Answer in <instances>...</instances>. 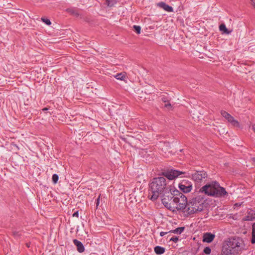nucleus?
Returning a JSON list of instances; mask_svg holds the SVG:
<instances>
[{"mask_svg":"<svg viewBox=\"0 0 255 255\" xmlns=\"http://www.w3.org/2000/svg\"><path fill=\"white\" fill-rule=\"evenodd\" d=\"M245 249L244 241L241 238H230L224 241L221 255H238Z\"/></svg>","mask_w":255,"mask_h":255,"instance_id":"obj_1","label":"nucleus"},{"mask_svg":"<svg viewBox=\"0 0 255 255\" xmlns=\"http://www.w3.org/2000/svg\"><path fill=\"white\" fill-rule=\"evenodd\" d=\"M166 179L163 177L154 178L149 184V194H152L150 199L156 200L160 195L167 191Z\"/></svg>","mask_w":255,"mask_h":255,"instance_id":"obj_2","label":"nucleus"},{"mask_svg":"<svg viewBox=\"0 0 255 255\" xmlns=\"http://www.w3.org/2000/svg\"><path fill=\"white\" fill-rule=\"evenodd\" d=\"M200 192L204 193L206 195L216 197H224L228 195L225 189L221 187L217 182H213L205 185L200 188Z\"/></svg>","mask_w":255,"mask_h":255,"instance_id":"obj_3","label":"nucleus"},{"mask_svg":"<svg viewBox=\"0 0 255 255\" xmlns=\"http://www.w3.org/2000/svg\"><path fill=\"white\" fill-rule=\"evenodd\" d=\"M205 208V201L200 196H197L188 202L185 212L189 215L197 214L202 211Z\"/></svg>","mask_w":255,"mask_h":255,"instance_id":"obj_4","label":"nucleus"},{"mask_svg":"<svg viewBox=\"0 0 255 255\" xmlns=\"http://www.w3.org/2000/svg\"><path fill=\"white\" fill-rule=\"evenodd\" d=\"M176 203V210H183L187 208V198L182 193H180L178 195H175Z\"/></svg>","mask_w":255,"mask_h":255,"instance_id":"obj_5","label":"nucleus"},{"mask_svg":"<svg viewBox=\"0 0 255 255\" xmlns=\"http://www.w3.org/2000/svg\"><path fill=\"white\" fill-rule=\"evenodd\" d=\"M162 202L165 207L169 210L173 212L176 211L175 196L170 197L167 196H164L162 199Z\"/></svg>","mask_w":255,"mask_h":255,"instance_id":"obj_6","label":"nucleus"},{"mask_svg":"<svg viewBox=\"0 0 255 255\" xmlns=\"http://www.w3.org/2000/svg\"><path fill=\"white\" fill-rule=\"evenodd\" d=\"M184 173L181 171H179L175 170H171L170 171L165 172L164 175L169 180H173L175 178L177 177L181 174H184Z\"/></svg>","mask_w":255,"mask_h":255,"instance_id":"obj_7","label":"nucleus"},{"mask_svg":"<svg viewBox=\"0 0 255 255\" xmlns=\"http://www.w3.org/2000/svg\"><path fill=\"white\" fill-rule=\"evenodd\" d=\"M207 174L205 171L196 172L192 174V179L196 182H200L203 179L207 177Z\"/></svg>","mask_w":255,"mask_h":255,"instance_id":"obj_8","label":"nucleus"},{"mask_svg":"<svg viewBox=\"0 0 255 255\" xmlns=\"http://www.w3.org/2000/svg\"><path fill=\"white\" fill-rule=\"evenodd\" d=\"M179 188L184 193H188L191 191L192 189V186L190 183H187L186 181H183L179 184Z\"/></svg>","mask_w":255,"mask_h":255,"instance_id":"obj_9","label":"nucleus"},{"mask_svg":"<svg viewBox=\"0 0 255 255\" xmlns=\"http://www.w3.org/2000/svg\"><path fill=\"white\" fill-rule=\"evenodd\" d=\"M157 5L159 7L163 8L164 10H165L166 11H168V12H173V8L171 6H169V5L166 4L164 2H159L157 4Z\"/></svg>","mask_w":255,"mask_h":255,"instance_id":"obj_10","label":"nucleus"},{"mask_svg":"<svg viewBox=\"0 0 255 255\" xmlns=\"http://www.w3.org/2000/svg\"><path fill=\"white\" fill-rule=\"evenodd\" d=\"M73 242L74 244L76 246L77 251L79 253H83L84 251V247L81 242L75 239L74 240Z\"/></svg>","mask_w":255,"mask_h":255,"instance_id":"obj_11","label":"nucleus"},{"mask_svg":"<svg viewBox=\"0 0 255 255\" xmlns=\"http://www.w3.org/2000/svg\"><path fill=\"white\" fill-rule=\"evenodd\" d=\"M215 238V235L211 233H206L204 235L203 241L211 243Z\"/></svg>","mask_w":255,"mask_h":255,"instance_id":"obj_12","label":"nucleus"},{"mask_svg":"<svg viewBox=\"0 0 255 255\" xmlns=\"http://www.w3.org/2000/svg\"><path fill=\"white\" fill-rule=\"evenodd\" d=\"M255 211H251L248 213V215L245 217V221H253L255 220Z\"/></svg>","mask_w":255,"mask_h":255,"instance_id":"obj_13","label":"nucleus"},{"mask_svg":"<svg viewBox=\"0 0 255 255\" xmlns=\"http://www.w3.org/2000/svg\"><path fill=\"white\" fill-rule=\"evenodd\" d=\"M227 121L229 123H231L233 126L239 128L240 127L239 122L236 120L234 118L231 116Z\"/></svg>","mask_w":255,"mask_h":255,"instance_id":"obj_14","label":"nucleus"},{"mask_svg":"<svg viewBox=\"0 0 255 255\" xmlns=\"http://www.w3.org/2000/svg\"><path fill=\"white\" fill-rule=\"evenodd\" d=\"M114 77L117 80L125 81V79L126 78V73L124 72L119 73L114 76Z\"/></svg>","mask_w":255,"mask_h":255,"instance_id":"obj_15","label":"nucleus"},{"mask_svg":"<svg viewBox=\"0 0 255 255\" xmlns=\"http://www.w3.org/2000/svg\"><path fill=\"white\" fill-rule=\"evenodd\" d=\"M154 252L157 255H161L164 253L165 249L160 246H156L154 248Z\"/></svg>","mask_w":255,"mask_h":255,"instance_id":"obj_16","label":"nucleus"},{"mask_svg":"<svg viewBox=\"0 0 255 255\" xmlns=\"http://www.w3.org/2000/svg\"><path fill=\"white\" fill-rule=\"evenodd\" d=\"M219 29L220 31H223L224 33L226 34H230L231 32V31L229 30L226 27V25L224 24H222L219 26Z\"/></svg>","mask_w":255,"mask_h":255,"instance_id":"obj_17","label":"nucleus"},{"mask_svg":"<svg viewBox=\"0 0 255 255\" xmlns=\"http://www.w3.org/2000/svg\"><path fill=\"white\" fill-rule=\"evenodd\" d=\"M184 230V227H180L177 228L175 230H171L169 232V233H172L174 234H181Z\"/></svg>","mask_w":255,"mask_h":255,"instance_id":"obj_18","label":"nucleus"},{"mask_svg":"<svg viewBox=\"0 0 255 255\" xmlns=\"http://www.w3.org/2000/svg\"><path fill=\"white\" fill-rule=\"evenodd\" d=\"M252 243L253 244H255V222L252 225Z\"/></svg>","mask_w":255,"mask_h":255,"instance_id":"obj_19","label":"nucleus"},{"mask_svg":"<svg viewBox=\"0 0 255 255\" xmlns=\"http://www.w3.org/2000/svg\"><path fill=\"white\" fill-rule=\"evenodd\" d=\"M221 115L227 120L231 117V115L225 111H221Z\"/></svg>","mask_w":255,"mask_h":255,"instance_id":"obj_20","label":"nucleus"},{"mask_svg":"<svg viewBox=\"0 0 255 255\" xmlns=\"http://www.w3.org/2000/svg\"><path fill=\"white\" fill-rule=\"evenodd\" d=\"M106 2L107 3L108 6L111 7V6H113L115 4V3H116V0H106Z\"/></svg>","mask_w":255,"mask_h":255,"instance_id":"obj_21","label":"nucleus"},{"mask_svg":"<svg viewBox=\"0 0 255 255\" xmlns=\"http://www.w3.org/2000/svg\"><path fill=\"white\" fill-rule=\"evenodd\" d=\"M133 28L135 30V31L137 33V34H139L140 33V30H141V27L140 26H138V25H134L133 26Z\"/></svg>","mask_w":255,"mask_h":255,"instance_id":"obj_22","label":"nucleus"},{"mask_svg":"<svg viewBox=\"0 0 255 255\" xmlns=\"http://www.w3.org/2000/svg\"><path fill=\"white\" fill-rule=\"evenodd\" d=\"M58 180V176L56 174H53L52 176V181L53 183L55 184L57 182Z\"/></svg>","mask_w":255,"mask_h":255,"instance_id":"obj_23","label":"nucleus"},{"mask_svg":"<svg viewBox=\"0 0 255 255\" xmlns=\"http://www.w3.org/2000/svg\"><path fill=\"white\" fill-rule=\"evenodd\" d=\"M41 20L43 22L45 23L47 25H49L51 24V22H50V20H49L48 19H45L44 18H42Z\"/></svg>","mask_w":255,"mask_h":255,"instance_id":"obj_24","label":"nucleus"},{"mask_svg":"<svg viewBox=\"0 0 255 255\" xmlns=\"http://www.w3.org/2000/svg\"><path fill=\"white\" fill-rule=\"evenodd\" d=\"M69 11L72 14L75 15L76 16H78L79 14L77 11L74 9H70Z\"/></svg>","mask_w":255,"mask_h":255,"instance_id":"obj_25","label":"nucleus"},{"mask_svg":"<svg viewBox=\"0 0 255 255\" xmlns=\"http://www.w3.org/2000/svg\"><path fill=\"white\" fill-rule=\"evenodd\" d=\"M204 252L207 254L208 255L211 253V249L209 247H206L204 250Z\"/></svg>","mask_w":255,"mask_h":255,"instance_id":"obj_26","label":"nucleus"},{"mask_svg":"<svg viewBox=\"0 0 255 255\" xmlns=\"http://www.w3.org/2000/svg\"><path fill=\"white\" fill-rule=\"evenodd\" d=\"M170 241H172L175 243H176L178 241V238L177 237H172L170 239Z\"/></svg>","mask_w":255,"mask_h":255,"instance_id":"obj_27","label":"nucleus"},{"mask_svg":"<svg viewBox=\"0 0 255 255\" xmlns=\"http://www.w3.org/2000/svg\"><path fill=\"white\" fill-rule=\"evenodd\" d=\"M165 107L168 109H172L171 105L169 102H167V103L165 104Z\"/></svg>","mask_w":255,"mask_h":255,"instance_id":"obj_28","label":"nucleus"},{"mask_svg":"<svg viewBox=\"0 0 255 255\" xmlns=\"http://www.w3.org/2000/svg\"><path fill=\"white\" fill-rule=\"evenodd\" d=\"M251 5L255 8V0H250Z\"/></svg>","mask_w":255,"mask_h":255,"instance_id":"obj_29","label":"nucleus"},{"mask_svg":"<svg viewBox=\"0 0 255 255\" xmlns=\"http://www.w3.org/2000/svg\"><path fill=\"white\" fill-rule=\"evenodd\" d=\"M100 195L99 196L98 198L97 199L96 201V206L97 207L99 205V202H100Z\"/></svg>","mask_w":255,"mask_h":255,"instance_id":"obj_30","label":"nucleus"},{"mask_svg":"<svg viewBox=\"0 0 255 255\" xmlns=\"http://www.w3.org/2000/svg\"><path fill=\"white\" fill-rule=\"evenodd\" d=\"M13 235L14 236L16 237V236H18L19 235V232H17V231H13Z\"/></svg>","mask_w":255,"mask_h":255,"instance_id":"obj_31","label":"nucleus"},{"mask_svg":"<svg viewBox=\"0 0 255 255\" xmlns=\"http://www.w3.org/2000/svg\"><path fill=\"white\" fill-rule=\"evenodd\" d=\"M78 215H79L78 211H77L73 214V217H78Z\"/></svg>","mask_w":255,"mask_h":255,"instance_id":"obj_32","label":"nucleus"},{"mask_svg":"<svg viewBox=\"0 0 255 255\" xmlns=\"http://www.w3.org/2000/svg\"><path fill=\"white\" fill-rule=\"evenodd\" d=\"M168 232H161L160 233V236L162 237L167 234Z\"/></svg>","mask_w":255,"mask_h":255,"instance_id":"obj_33","label":"nucleus"},{"mask_svg":"<svg viewBox=\"0 0 255 255\" xmlns=\"http://www.w3.org/2000/svg\"><path fill=\"white\" fill-rule=\"evenodd\" d=\"M252 129L253 131L255 133V124H254L252 125Z\"/></svg>","mask_w":255,"mask_h":255,"instance_id":"obj_34","label":"nucleus"},{"mask_svg":"<svg viewBox=\"0 0 255 255\" xmlns=\"http://www.w3.org/2000/svg\"><path fill=\"white\" fill-rule=\"evenodd\" d=\"M43 111H47L48 110V109L47 108H45L44 109H42Z\"/></svg>","mask_w":255,"mask_h":255,"instance_id":"obj_35","label":"nucleus"},{"mask_svg":"<svg viewBox=\"0 0 255 255\" xmlns=\"http://www.w3.org/2000/svg\"><path fill=\"white\" fill-rule=\"evenodd\" d=\"M29 245H30V243H27L26 244V246L29 248Z\"/></svg>","mask_w":255,"mask_h":255,"instance_id":"obj_36","label":"nucleus"},{"mask_svg":"<svg viewBox=\"0 0 255 255\" xmlns=\"http://www.w3.org/2000/svg\"><path fill=\"white\" fill-rule=\"evenodd\" d=\"M163 101L164 103L166 102V101L165 100H163Z\"/></svg>","mask_w":255,"mask_h":255,"instance_id":"obj_37","label":"nucleus"},{"mask_svg":"<svg viewBox=\"0 0 255 255\" xmlns=\"http://www.w3.org/2000/svg\"><path fill=\"white\" fill-rule=\"evenodd\" d=\"M254 160L255 161V159H254Z\"/></svg>","mask_w":255,"mask_h":255,"instance_id":"obj_38","label":"nucleus"}]
</instances>
